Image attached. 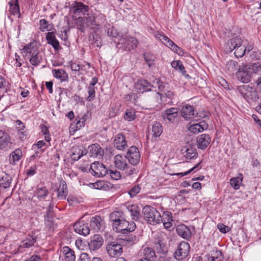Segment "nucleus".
<instances>
[{
  "label": "nucleus",
  "instance_id": "obj_1",
  "mask_svg": "<svg viewBox=\"0 0 261 261\" xmlns=\"http://www.w3.org/2000/svg\"><path fill=\"white\" fill-rule=\"evenodd\" d=\"M142 214L144 220L151 225L160 224L162 221V217L160 213L155 208L146 205L142 209Z\"/></svg>",
  "mask_w": 261,
  "mask_h": 261
},
{
  "label": "nucleus",
  "instance_id": "obj_2",
  "mask_svg": "<svg viewBox=\"0 0 261 261\" xmlns=\"http://www.w3.org/2000/svg\"><path fill=\"white\" fill-rule=\"evenodd\" d=\"M237 91L248 103L255 102L259 99L257 91L249 85H242L239 86L237 88Z\"/></svg>",
  "mask_w": 261,
  "mask_h": 261
},
{
  "label": "nucleus",
  "instance_id": "obj_3",
  "mask_svg": "<svg viewBox=\"0 0 261 261\" xmlns=\"http://www.w3.org/2000/svg\"><path fill=\"white\" fill-rule=\"evenodd\" d=\"M137 44V39L134 37L129 36L120 39L117 44V47L118 48H121L126 51H129L136 48Z\"/></svg>",
  "mask_w": 261,
  "mask_h": 261
},
{
  "label": "nucleus",
  "instance_id": "obj_4",
  "mask_svg": "<svg viewBox=\"0 0 261 261\" xmlns=\"http://www.w3.org/2000/svg\"><path fill=\"white\" fill-rule=\"evenodd\" d=\"M113 228L116 232L125 234L133 231L136 228V224L134 222H129L123 218L115 224V226Z\"/></svg>",
  "mask_w": 261,
  "mask_h": 261
},
{
  "label": "nucleus",
  "instance_id": "obj_5",
  "mask_svg": "<svg viewBox=\"0 0 261 261\" xmlns=\"http://www.w3.org/2000/svg\"><path fill=\"white\" fill-rule=\"evenodd\" d=\"M70 9L73 13V17L80 20L82 17L81 16L85 15L89 12V7L82 2L74 1Z\"/></svg>",
  "mask_w": 261,
  "mask_h": 261
},
{
  "label": "nucleus",
  "instance_id": "obj_6",
  "mask_svg": "<svg viewBox=\"0 0 261 261\" xmlns=\"http://www.w3.org/2000/svg\"><path fill=\"white\" fill-rule=\"evenodd\" d=\"M177 95L172 91H167L162 94L157 92L155 94V98L159 103H163L170 106L173 105V101L176 99Z\"/></svg>",
  "mask_w": 261,
  "mask_h": 261
},
{
  "label": "nucleus",
  "instance_id": "obj_7",
  "mask_svg": "<svg viewBox=\"0 0 261 261\" xmlns=\"http://www.w3.org/2000/svg\"><path fill=\"white\" fill-rule=\"evenodd\" d=\"M190 248V245L188 242L182 241L174 253V257L178 260L186 258L189 254Z\"/></svg>",
  "mask_w": 261,
  "mask_h": 261
},
{
  "label": "nucleus",
  "instance_id": "obj_8",
  "mask_svg": "<svg viewBox=\"0 0 261 261\" xmlns=\"http://www.w3.org/2000/svg\"><path fill=\"white\" fill-rule=\"evenodd\" d=\"M106 249L109 255L113 257L121 255L123 252L122 245L115 241L108 243Z\"/></svg>",
  "mask_w": 261,
  "mask_h": 261
},
{
  "label": "nucleus",
  "instance_id": "obj_9",
  "mask_svg": "<svg viewBox=\"0 0 261 261\" xmlns=\"http://www.w3.org/2000/svg\"><path fill=\"white\" fill-rule=\"evenodd\" d=\"M91 173L94 176L103 177L108 173V170L101 163L95 162L91 165Z\"/></svg>",
  "mask_w": 261,
  "mask_h": 261
},
{
  "label": "nucleus",
  "instance_id": "obj_10",
  "mask_svg": "<svg viewBox=\"0 0 261 261\" xmlns=\"http://www.w3.org/2000/svg\"><path fill=\"white\" fill-rule=\"evenodd\" d=\"M128 162L132 165L138 164L140 160V154L137 147L131 146L125 155Z\"/></svg>",
  "mask_w": 261,
  "mask_h": 261
},
{
  "label": "nucleus",
  "instance_id": "obj_11",
  "mask_svg": "<svg viewBox=\"0 0 261 261\" xmlns=\"http://www.w3.org/2000/svg\"><path fill=\"white\" fill-rule=\"evenodd\" d=\"M251 73L248 71L247 66L240 67L236 75L237 79L244 83H247L250 81Z\"/></svg>",
  "mask_w": 261,
  "mask_h": 261
},
{
  "label": "nucleus",
  "instance_id": "obj_12",
  "mask_svg": "<svg viewBox=\"0 0 261 261\" xmlns=\"http://www.w3.org/2000/svg\"><path fill=\"white\" fill-rule=\"evenodd\" d=\"M242 43V40L239 37H236L229 40L224 47L225 51L226 53H230L238 47H241Z\"/></svg>",
  "mask_w": 261,
  "mask_h": 261
},
{
  "label": "nucleus",
  "instance_id": "obj_13",
  "mask_svg": "<svg viewBox=\"0 0 261 261\" xmlns=\"http://www.w3.org/2000/svg\"><path fill=\"white\" fill-rule=\"evenodd\" d=\"M75 231L81 235L86 236L89 234L90 229L87 223H85L83 221H79L73 225Z\"/></svg>",
  "mask_w": 261,
  "mask_h": 261
},
{
  "label": "nucleus",
  "instance_id": "obj_14",
  "mask_svg": "<svg viewBox=\"0 0 261 261\" xmlns=\"http://www.w3.org/2000/svg\"><path fill=\"white\" fill-rule=\"evenodd\" d=\"M103 243L102 237L99 234H95L88 243L89 248L91 250H96L102 246Z\"/></svg>",
  "mask_w": 261,
  "mask_h": 261
},
{
  "label": "nucleus",
  "instance_id": "obj_15",
  "mask_svg": "<svg viewBox=\"0 0 261 261\" xmlns=\"http://www.w3.org/2000/svg\"><path fill=\"white\" fill-rule=\"evenodd\" d=\"M182 117L186 120L193 119L197 117V113H195V110L192 106L186 105L181 110Z\"/></svg>",
  "mask_w": 261,
  "mask_h": 261
},
{
  "label": "nucleus",
  "instance_id": "obj_16",
  "mask_svg": "<svg viewBox=\"0 0 261 261\" xmlns=\"http://www.w3.org/2000/svg\"><path fill=\"white\" fill-rule=\"evenodd\" d=\"M128 160L126 155L117 154L114 158V164L119 169L124 170L128 168Z\"/></svg>",
  "mask_w": 261,
  "mask_h": 261
},
{
  "label": "nucleus",
  "instance_id": "obj_17",
  "mask_svg": "<svg viewBox=\"0 0 261 261\" xmlns=\"http://www.w3.org/2000/svg\"><path fill=\"white\" fill-rule=\"evenodd\" d=\"M60 257L64 261H75L74 251L68 246L64 247L60 251Z\"/></svg>",
  "mask_w": 261,
  "mask_h": 261
},
{
  "label": "nucleus",
  "instance_id": "obj_18",
  "mask_svg": "<svg viewBox=\"0 0 261 261\" xmlns=\"http://www.w3.org/2000/svg\"><path fill=\"white\" fill-rule=\"evenodd\" d=\"M211 141V138L208 135L202 134L197 138V148L203 150L207 147Z\"/></svg>",
  "mask_w": 261,
  "mask_h": 261
},
{
  "label": "nucleus",
  "instance_id": "obj_19",
  "mask_svg": "<svg viewBox=\"0 0 261 261\" xmlns=\"http://www.w3.org/2000/svg\"><path fill=\"white\" fill-rule=\"evenodd\" d=\"M46 39L47 43L51 45L56 51H59L61 49L59 42L56 38L55 32L46 33Z\"/></svg>",
  "mask_w": 261,
  "mask_h": 261
},
{
  "label": "nucleus",
  "instance_id": "obj_20",
  "mask_svg": "<svg viewBox=\"0 0 261 261\" xmlns=\"http://www.w3.org/2000/svg\"><path fill=\"white\" fill-rule=\"evenodd\" d=\"M178 116V110L176 108H171L162 113V117L164 120H168L171 122H174Z\"/></svg>",
  "mask_w": 261,
  "mask_h": 261
},
{
  "label": "nucleus",
  "instance_id": "obj_21",
  "mask_svg": "<svg viewBox=\"0 0 261 261\" xmlns=\"http://www.w3.org/2000/svg\"><path fill=\"white\" fill-rule=\"evenodd\" d=\"M57 197L60 199H65L68 194V189L66 182L62 179L60 180L57 187Z\"/></svg>",
  "mask_w": 261,
  "mask_h": 261
},
{
  "label": "nucleus",
  "instance_id": "obj_22",
  "mask_svg": "<svg viewBox=\"0 0 261 261\" xmlns=\"http://www.w3.org/2000/svg\"><path fill=\"white\" fill-rule=\"evenodd\" d=\"M152 86L144 79L139 80L135 84L136 89L141 93L151 90Z\"/></svg>",
  "mask_w": 261,
  "mask_h": 261
},
{
  "label": "nucleus",
  "instance_id": "obj_23",
  "mask_svg": "<svg viewBox=\"0 0 261 261\" xmlns=\"http://www.w3.org/2000/svg\"><path fill=\"white\" fill-rule=\"evenodd\" d=\"M11 147V142L9 135L3 131L0 130V148L8 149Z\"/></svg>",
  "mask_w": 261,
  "mask_h": 261
},
{
  "label": "nucleus",
  "instance_id": "obj_24",
  "mask_svg": "<svg viewBox=\"0 0 261 261\" xmlns=\"http://www.w3.org/2000/svg\"><path fill=\"white\" fill-rule=\"evenodd\" d=\"M141 257L149 261H154L156 255L154 251L151 247H146L140 250Z\"/></svg>",
  "mask_w": 261,
  "mask_h": 261
},
{
  "label": "nucleus",
  "instance_id": "obj_25",
  "mask_svg": "<svg viewBox=\"0 0 261 261\" xmlns=\"http://www.w3.org/2000/svg\"><path fill=\"white\" fill-rule=\"evenodd\" d=\"M114 146L119 150H123L127 146L124 136L122 134H117L114 140Z\"/></svg>",
  "mask_w": 261,
  "mask_h": 261
},
{
  "label": "nucleus",
  "instance_id": "obj_26",
  "mask_svg": "<svg viewBox=\"0 0 261 261\" xmlns=\"http://www.w3.org/2000/svg\"><path fill=\"white\" fill-rule=\"evenodd\" d=\"M161 217V222L163 223L165 228L168 229L171 228L173 222L172 213L168 211L164 212Z\"/></svg>",
  "mask_w": 261,
  "mask_h": 261
},
{
  "label": "nucleus",
  "instance_id": "obj_27",
  "mask_svg": "<svg viewBox=\"0 0 261 261\" xmlns=\"http://www.w3.org/2000/svg\"><path fill=\"white\" fill-rule=\"evenodd\" d=\"M176 231L177 234L185 239H189L191 237V232L189 228L185 225H178Z\"/></svg>",
  "mask_w": 261,
  "mask_h": 261
},
{
  "label": "nucleus",
  "instance_id": "obj_28",
  "mask_svg": "<svg viewBox=\"0 0 261 261\" xmlns=\"http://www.w3.org/2000/svg\"><path fill=\"white\" fill-rule=\"evenodd\" d=\"M22 53L25 57L30 58L33 55L38 54L39 52L37 47L33 45V43H30L24 46Z\"/></svg>",
  "mask_w": 261,
  "mask_h": 261
},
{
  "label": "nucleus",
  "instance_id": "obj_29",
  "mask_svg": "<svg viewBox=\"0 0 261 261\" xmlns=\"http://www.w3.org/2000/svg\"><path fill=\"white\" fill-rule=\"evenodd\" d=\"M103 224V221L100 216H96L90 220V225L95 231L99 230Z\"/></svg>",
  "mask_w": 261,
  "mask_h": 261
},
{
  "label": "nucleus",
  "instance_id": "obj_30",
  "mask_svg": "<svg viewBox=\"0 0 261 261\" xmlns=\"http://www.w3.org/2000/svg\"><path fill=\"white\" fill-rule=\"evenodd\" d=\"M88 148L91 156H101L103 154V150L98 144H92L89 146Z\"/></svg>",
  "mask_w": 261,
  "mask_h": 261
},
{
  "label": "nucleus",
  "instance_id": "obj_31",
  "mask_svg": "<svg viewBox=\"0 0 261 261\" xmlns=\"http://www.w3.org/2000/svg\"><path fill=\"white\" fill-rule=\"evenodd\" d=\"M36 241V237L33 236L28 235L21 242L19 245V248H28L32 247Z\"/></svg>",
  "mask_w": 261,
  "mask_h": 261
},
{
  "label": "nucleus",
  "instance_id": "obj_32",
  "mask_svg": "<svg viewBox=\"0 0 261 261\" xmlns=\"http://www.w3.org/2000/svg\"><path fill=\"white\" fill-rule=\"evenodd\" d=\"M22 155V151L20 149H16L10 155L9 162L11 164L15 165L18 162Z\"/></svg>",
  "mask_w": 261,
  "mask_h": 261
},
{
  "label": "nucleus",
  "instance_id": "obj_33",
  "mask_svg": "<svg viewBox=\"0 0 261 261\" xmlns=\"http://www.w3.org/2000/svg\"><path fill=\"white\" fill-rule=\"evenodd\" d=\"M8 4L9 5L10 13L13 15L18 14L19 17L20 13L18 5V0H10Z\"/></svg>",
  "mask_w": 261,
  "mask_h": 261
},
{
  "label": "nucleus",
  "instance_id": "obj_34",
  "mask_svg": "<svg viewBox=\"0 0 261 261\" xmlns=\"http://www.w3.org/2000/svg\"><path fill=\"white\" fill-rule=\"evenodd\" d=\"M207 128V125L201 123L192 124L188 127V130L192 133L198 134Z\"/></svg>",
  "mask_w": 261,
  "mask_h": 261
},
{
  "label": "nucleus",
  "instance_id": "obj_35",
  "mask_svg": "<svg viewBox=\"0 0 261 261\" xmlns=\"http://www.w3.org/2000/svg\"><path fill=\"white\" fill-rule=\"evenodd\" d=\"M166 46L170 47V48L174 52L180 54L181 48L177 46L171 40H170L167 36L163 40L162 42Z\"/></svg>",
  "mask_w": 261,
  "mask_h": 261
},
{
  "label": "nucleus",
  "instance_id": "obj_36",
  "mask_svg": "<svg viewBox=\"0 0 261 261\" xmlns=\"http://www.w3.org/2000/svg\"><path fill=\"white\" fill-rule=\"evenodd\" d=\"M53 73L56 78L60 79L61 81H67L68 77V74L64 69H54Z\"/></svg>",
  "mask_w": 261,
  "mask_h": 261
},
{
  "label": "nucleus",
  "instance_id": "obj_37",
  "mask_svg": "<svg viewBox=\"0 0 261 261\" xmlns=\"http://www.w3.org/2000/svg\"><path fill=\"white\" fill-rule=\"evenodd\" d=\"M243 179V174L240 173L239 174L238 176L230 179V184L234 189L238 190L241 185L242 184Z\"/></svg>",
  "mask_w": 261,
  "mask_h": 261
},
{
  "label": "nucleus",
  "instance_id": "obj_38",
  "mask_svg": "<svg viewBox=\"0 0 261 261\" xmlns=\"http://www.w3.org/2000/svg\"><path fill=\"white\" fill-rule=\"evenodd\" d=\"M128 210L130 213L133 220L137 221L139 220L140 217V208L137 205H133L128 207Z\"/></svg>",
  "mask_w": 261,
  "mask_h": 261
},
{
  "label": "nucleus",
  "instance_id": "obj_39",
  "mask_svg": "<svg viewBox=\"0 0 261 261\" xmlns=\"http://www.w3.org/2000/svg\"><path fill=\"white\" fill-rule=\"evenodd\" d=\"M86 15H87V16H84L81 19L82 23V25L83 27H90L93 25L95 19L94 16L92 14H90L89 12Z\"/></svg>",
  "mask_w": 261,
  "mask_h": 261
},
{
  "label": "nucleus",
  "instance_id": "obj_40",
  "mask_svg": "<svg viewBox=\"0 0 261 261\" xmlns=\"http://www.w3.org/2000/svg\"><path fill=\"white\" fill-rule=\"evenodd\" d=\"M12 181L11 176L7 174L0 177V187L4 189L9 188Z\"/></svg>",
  "mask_w": 261,
  "mask_h": 261
},
{
  "label": "nucleus",
  "instance_id": "obj_41",
  "mask_svg": "<svg viewBox=\"0 0 261 261\" xmlns=\"http://www.w3.org/2000/svg\"><path fill=\"white\" fill-rule=\"evenodd\" d=\"M89 186L92 188L103 190H106L108 188L107 183L103 180H98L93 183H90Z\"/></svg>",
  "mask_w": 261,
  "mask_h": 261
},
{
  "label": "nucleus",
  "instance_id": "obj_42",
  "mask_svg": "<svg viewBox=\"0 0 261 261\" xmlns=\"http://www.w3.org/2000/svg\"><path fill=\"white\" fill-rule=\"evenodd\" d=\"M172 67L178 70L183 75L186 76V71L182 62L179 60L173 61L171 63Z\"/></svg>",
  "mask_w": 261,
  "mask_h": 261
},
{
  "label": "nucleus",
  "instance_id": "obj_43",
  "mask_svg": "<svg viewBox=\"0 0 261 261\" xmlns=\"http://www.w3.org/2000/svg\"><path fill=\"white\" fill-rule=\"evenodd\" d=\"M152 132L154 137H158L163 133V127L160 122H155L152 127Z\"/></svg>",
  "mask_w": 261,
  "mask_h": 261
},
{
  "label": "nucleus",
  "instance_id": "obj_44",
  "mask_svg": "<svg viewBox=\"0 0 261 261\" xmlns=\"http://www.w3.org/2000/svg\"><path fill=\"white\" fill-rule=\"evenodd\" d=\"M122 214V213L121 212L116 211L110 215V219L113 222V228L115 226V224L118 223L123 218Z\"/></svg>",
  "mask_w": 261,
  "mask_h": 261
},
{
  "label": "nucleus",
  "instance_id": "obj_45",
  "mask_svg": "<svg viewBox=\"0 0 261 261\" xmlns=\"http://www.w3.org/2000/svg\"><path fill=\"white\" fill-rule=\"evenodd\" d=\"M143 57L145 62L149 67L154 64L156 57L153 54L149 52H146L143 54Z\"/></svg>",
  "mask_w": 261,
  "mask_h": 261
},
{
  "label": "nucleus",
  "instance_id": "obj_46",
  "mask_svg": "<svg viewBox=\"0 0 261 261\" xmlns=\"http://www.w3.org/2000/svg\"><path fill=\"white\" fill-rule=\"evenodd\" d=\"M135 111L133 109H127L125 111L124 116V119L125 120L131 121L134 120L136 117V114H135Z\"/></svg>",
  "mask_w": 261,
  "mask_h": 261
},
{
  "label": "nucleus",
  "instance_id": "obj_47",
  "mask_svg": "<svg viewBox=\"0 0 261 261\" xmlns=\"http://www.w3.org/2000/svg\"><path fill=\"white\" fill-rule=\"evenodd\" d=\"M198 153L195 148L189 147L186 150L185 157L188 159H192L197 158Z\"/></svg>",
  "mask_w": 261,
  "mask_h": 261
},
{
  "label": "nucleus",
  "instance_id": "obj_48",
  "mask_svg": "<svg viewBox=\"0 0 261 261\" xmlns=\"http://www.w3.org/2000/svg\"><path fill=\"white\" fill-rule=\"evenodd\" d=\"M37 197L40 199H44L48 194V191L45 187H38L36 191Z\"/></svg>",
  "mask_w": 261,
  "mask_h": 261
},
{
  "label": "nucleus",
  "instance_id": "obj_49",
  "mask_svg": "<svg viewBox=\"0 0 261 261\" xmlns=\"http://www.w3.org/2000/svg\"><path fill=\"white\" fill-rule=\"evenodd\" d=\"M29 58L31 64L33 66L38 65L41 61V58L39 56V53L38 54L31 56Z\"/></svg>",
  "mask_w": 261,
  "mask_h": 261
},
{
  "label": "nucleus",
  "instance_id": "obj_50",
  "mask_svg": "<svg viewBox=\"0 0 261 261\" xmlns=\"http://www.w3.org/2000/svg\"><path fill=\"white\" fill-rule=\"evenodd\" d=\"M39 30L41 32H45L49 31L48 29L49 24L48 22L45 19H40L39 21Z\"/></svg>",
  "mask_w": 261,
  "mask_h": 261
},
{
  "label": "nucleus",
  "instance_id": "obj_51",
  "mask_svg": "<svg viewBox=\"0 0 261 261\" xmlns=\"http://www.w3.org/2000/svg\"><path fill=\"white\" fill-rule=\"evenodd\" d=\"M201 163V161H200L196 165H195L194 167H192V168H191L190 170H188L186 172L175 173V174H174V175H177V176L180 175L181 176H186V175H188V174H189L190 173H191L192 171H193L194 170H195L196 169H197L198 170L201 169V166L200 165Z\"/></svg>",
  "mask_w": 261,
  "mask_h": 261
},
{
  "label": "nucleus",
  "instance_id": "obj_52",
  "mask_svg": "<svg viewBox=\"0 0 261 261\" xmlns=\"http://www.w3.org/2000/svg\"><path fill=\"white\" fill-rule=\"evenodd\" d=\"M88 93L89 96L87 98V100L88 101H92L95 97V87H88Z\"/></svg>",
  "mask_w": 261,
  "mask_h": 261
},
{
  "label": "nucleus",
  "instance_id": "obj_53",
  "mask_svg": "<svg viewBox=\"0 0 261 261\" xmlns=\"http://www.w3.org/2000/svg\"><path fill=\"white\" fill-rule=\"evenodd\" d=\"M234 55L237 58H241L243 57L246 51V48H244V46L238 47L235 49Z\"/></svg>",
  "mask_w": 261,
  "mask_h": 261
},
{
  "label": "nucleus",
  "instance_id": "obj_54",
  "mask_svg": "<svg viewBox=\"0 0 261 261\" xmlns=\"http://www.w3.org/2000/svg\"><path fill=\"white\" fill-rule=\"evenodd\" d=\"M153 85L152 87H157L159 90L162 92H165L164 89L165 88V85L163 83V82L156 80L153 82Z\"/></svg>",
  "mask_w": 261,
  "mask_h": 261
},
{
  "label": "nucleus",
  "instance_id": "obj_55",
  "mask_svg": "<svg viewBox=\"0 0 261 261\" xmlns=\"http://www.w3.org/2000/svg\"><path fill=\"white\" fill-rule=\"evenodd\" d=\"M140 187L139 185H136L129 191L128 194L131 197H133L140 192Z\"/></svg>",
  "mask_w": 261,
  "mask_h": 261
},
{
  "label": "nucleus",
  "instance_id": "obj_56",
  "mask_svg": "<svg viewBox=\"0 0 261 261\" xmlns=\"http://www.w3.org/2000/svg\"><path fill=\"white\" fill-rule=\"evenodd\" d=\"M109 173L112 178L114 179V180H118L121 177L120 172L117 171L116 170H110Z\"/></svg>",
  "mask_w": 261,
  "mask_h": 261
},
{
  "label": "nucleus",
  "instance_id": "obj_57",
  "mask_svg": "<svg viewBox=\"0 0 261 261\" xmlns=\"http://www.w3.org/2000/svg\"><path fill=\"white\" fill-rule=\"evenodd\" d=\"M107 34L109 36L112 37H116L118 36L119 33L117 30L113 27L107 29Z\"/></svg>",
  "mask_w": 261,
  "mask_h": 261
},
{
  "label": "nucleus",
  "instance_id": "obj_58",
  "mask_svg": "<svg viewBox=\"0 0 261 261\" xmlns=\"http://www.w3.org/2000/svg\"><path fill=\"white\" fill-rule=\"evenodd\" d=\"M93 44L98 47H100L102 45L101 39L99 36L95 34L93 36Z\"/></svg>",
  "mask_w": 261,
  "mask_h": 261
},
{
  "label": "nucleus",
  "instance_id": "obj_59",
  "mask_svg": "<svg viewBox=\"0 0 261 261\" xmlns=\"http://www.w3.org/2000/svg\"><path fill=\"white\" fill-rule=\"evenodd\" d=\"M238 65V62L234 61H230L227 64L228 69L231 70L232 71L237 69Z\"/></svg>",
  "mask_w": 261,
  "mask_h": 261
},
{
  "label": "nucleus",
  "instance_id": "obj_60",
  "mask_svg": "<svg viewBox=\"0 0 261 261\" xmlns=\"http://www.w3.org/2000/svg\"><path fill=\"white\" fill-rule=\"evenodd\" d=\"M217 227L220 231L224 233L228 232L230 230V228L228 226H227L222 223L218 224Z\"/></svg>",
  "mask_w": 261,
  "mask_h": 261
},
{
  "label": "nucleus",
  "instance_id": "obj_61",
  "mask_svg": "<svg viewBox=\"0 0 261 261\" xmlns=\"http://www.w3.org/2000/svg\"><path fill=\"white\" fill-rule=\"evenodd\" d=\"M154 245L155 248L159 253H162L164 251V245L160 240H159L158 242L155 243Z\"/></svg>",
  "mask_w": 261,
  "mask_h": 261
},
{
  "label": "nucleus",
  "instance_id": "obj_62",
  "mask_svg": "<svg viewBox=\"0 0 261 261\" xmlns=\"http://www.w3.org/2000/svg\"><path fill=\"white\" fill-rule=\"evenodd\" d=\"M84 154H86V151H82L81 153L77 155L76 151H74L71 155L72 159L74 161H78L81 157H82Z\"/></svg>",
  "mask_w": 261,
  "mask_h": 261
},
{
  "label": "nucleus",
  "instance_id": "obj_63",
  "mask_svg": "<svg viewBox=\"0 0 261 261\" xmlns=\"http://www.w3.org/2000/svg\"><path fill=\"white\" fill-rule=\"evenodd\" d=\"M71 69L72 71L77 72L80 70L81 67L79 64L76 63H72L70 65Z\"/></svg>",
  "mask_w": 261,
  "mask_h": 261
},
{
  "label": "nucleus",
  "instance_id": "obj_64",
  "mask_svg": "<svg viewBox=\"0 0 261 261\" xmlns=\"http://www.w3.org/2000/svg\"><path fill=\"white\" fill-rule=\"evenodd\" d=\"M80 261H91L88 255L86 253H83L80 255Z\"/></svg>",
  "mask_w": 261,
  "mask_h": 261
}]
</instances>
